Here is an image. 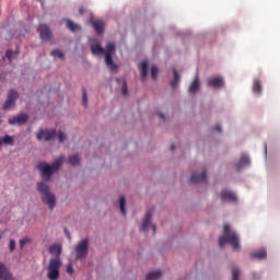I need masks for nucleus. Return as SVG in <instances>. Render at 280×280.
<instances>
[{
    "mask_svg": "<svg viewBox=\"0 0 280 280\" xmlns=\"http://www.w3.org/2000/svg\"><path fill=\"white\" fill-rule=\"evenodd\" d=\"M115 44L108 43L106 45V49L102 47L100 44H95L92 46V54L95 56H105V65L108 67L110 71H117V65L113 61V56H115Z\"/></svg>",
    "mask_w": 280,
    "mask_h": 280,
    "instance_id": "f257e3e1",
    "label": "nucleus"
},
{
    "mask_svg": "<svg viewBox=\"0 0 280 280\" xmlns=\"http://www.w3.org/2000/svg\"><path fill=\"white\" fill-rule=\"evenodd\" d=\"M224 244H230L234 250H240V236L231 230L229 224L223 226V236L219 238L220 248H223Z\"/></svg>",
    "mask_w": 280,
    "mask_h": 280,
    "instance_id": "f03ea898",
    "label": "nucleus"
},
{
    "mask_svg": "<svg viewBox=\"0 0 280 280\" xmlns=\"http://www.w3.org/2000/svg\"><path fill=\"white\" fill-rule=\"evenodd\" d=\"M63 162L65 158H59L51 165H49L47 162H40L37 165V170H39L42 178L44 180H49V178H51V174H54V172H57V170H60V166Z\"/></svg>",
    "mask_w": 280,
    "mask_h": 280,
    "instance_id": "7ed1b4c3",
    "label": "nucleus"
},
{
    "mask_svg": "<svg viewBox=\"0 0 280 280\" xmlns=\"http://www.w3.org/2000/svg\"><path fill=\"white\" fill-rule=\"evenodd\" d=\"M37 190L42 195V202L47 205L50 211H54V208L56 207V196L49 191V186H47L45 182H40L37 184Z\"/></svg>",
    "mask_w": 280,
    "mask_h": 280,
    "instance_id": "20e7f679",
    "label": "nucleus"
},
{
    "mask_svg": "<svg viewBox=\"0 0 280 280\" xmlns=\"http://www.w3.org/2000/svg\"><path fill=\"white\" fill-rule=\"evenodd\" d=\"M60 268H62V260L60 258H52L49 260L47 277L49 280L60 279Z\"/></svg>",
    "mask_w": 280,
    "mask_h": 280,
    "instance_id": "39448f33",
    "label": "nucleus"
},
{
    "mask_svg": "<svg viewBox=\"0 0 280 280\" xmlns=\"http://www.w3.org/2000/svg\"><path fill=\"white\" fill-rule=\"evenodd\" d=\"M77 259H86L89 255V240L84 238L75 246Z\"/></svg>",
    "mask_w": 280,
    "mask_h": 280,
    "instance_id": "423d86ee",
    "label": "nucleus"
},
{
    "mask_svg": "<svg viewBox=\"0 0 280 280\" xmlns=\"http://www.w3.org/2000/svg\"><path fill=\"white\" fill-rule=\"evenodd\" d=\"M16 100H19V92L10 90L2 106L3 110H10V108L16 106Z\"/></svg>",
    "mask_w": 280,
    "mask_h": 280,
    "instance_id": "0eeeda50",
    "label": "nucleus"
},
{
    "mask_svg": "<svg viewBox=\"0 0 280 280\" xmlns=\"http://www.w3.org/2000/svg\"><path fill=\"white\" fill-rule=\"evenodd\" d=\"M30 116L27 114H20L18 116H13L9 118L10 126H23V124H27Z\"/></svg>",
    "mask_w": 280,
    "mask_h": 280,
    "instance_id": "6e6552de",
    "label": "nucleus"
},
{
    "mask_svg": "<svg viewBox=\"0 0 280 280\" xmlns=\"http://www.w3.org/2000/svg\"><path fill=\"white\" fill-rule=\"evenodd\" d=\"M56 137V129L39 130L37 133L38 141H51Z\"/></svg>",
    "mask_w": 280,
    "mask_h": 280,
    "instance_id": "1a4fd4ad",
    "label": "nucleus"
},
{
    "mask_svg": "<svg viewBox=\"0 0 280 280\" xmlns=\"http://www.w3.org/2000/svg\"><path fill=\"white\" fill-rule=\"evenodd\" d=\"M37 32H39L42 40H51V30L47 24H39Z\"/></svg>",
    "mask_w": 280,
    "mask_h": 280,
    "instance_id": "9d476101",
    "label": "nucleus"
},
{
    "mask_svg": "<svg viewBox=\"0 0 280 280\" xmlns=\"http://www.w3.org/2000/svg\"><path fill=\"white\" fill-rule=\"evenodd\" d=\"M0 280H16L3 262H0Z\"/></svg>",
    "mask_w": 280,
    "mask_h": 280,
    "instance_id": "9b49d317",
    "label": "nucleus"
},
{
    "mask_svg": "<svg viewBox=\"0 0 280 280\" xmlns=\"http://www.w3.org/2000/svg\"><path fill=\"white\" fill-rule=\"evenodd\" d=\"M208 85L213 89H222L224 86V80L220 77H214L208 80Z\"/></svg>",
    "mask_w": 280,
    "mask_h": 280,
    "instance_id": "f8f14e48",
    "label": "nucleus"
},
{
    "mask_svg": "<svg viewBox=\"0 0 280 280\" xmlns=\"http://www.w3.org/2000/svg\"><path fill=\"white\" fill-rule=\"evenodd\" d=\"M207 180V172L194 173L190 177V183H205Z\"/></svg>",
    "mask_w": 280,
    "mask_h": 280,
    "instance_id": "ddd939ff",
    "label": "nucleus"
},
{
    "mask_svg": "<svg viewBox=\"0 0 280 280\" xmlns=\"http://www.w3.org/2000/svg\"><path fill=\"white\" fill-rule=\"evenodd\" d=\"M221 200H228L229 202H237V196L229 190L221 192Z\"/></svg>",
    "mask_w": 280,
    "mask_h": 280,
    "instance_id": "4468645a",
    "label": "nucleus"
},
{
    "mask_svg": "<svg viewBox=\"0 0 280 280\" xmlns=\"http://www.w3.org/2000/svg\"><path fill=\"white\" fill-rule=\"evenodd\" d=\"M152 210L147 211L144 220L140 226V231H148V226H150V222L152 221Z\"/></svg>",
    "mask_w": 280,
    "mask_h": 280,
    "instance_id": "2eb2a0df",
    "label": "nucleus"
},
{
    "mask_svg": "<svg viewBox=\"0 0 280 280\" xmlns=\"http://www.w3.org/2000/svg\"><path fill=\"white\" fill-rule=\"evenodd\" d=\"M50 255H56L55 259H60V255H62V246L60 244H52L49 247Z\"/></svg>",
    "mask_w": 280,
    "mask_h": 280,
    "instance_id": "dca6fc26",
    "label": "nucleus"
},
{
    "mask_svg": "<svg viewBox=\"0 0 280 280\" xmlns=\"http://www.w3.org/2000/svg\"><path fill=\"white\" fill-rule=\"evenodd\" d=\"M93 28L95 30L96 34H104V21L95 20L93 23Z\"/></svg>",
    "mask_w": 280,
    "mask_h": 280,
    "instance_id": "f3484780",
    "label": "nucleus"
},
{
    "mask_svg": "<svg viewBox=\"0 0 280 280\" xmlns=\"http://www.w3.org/2000/svg\"><path fill=\"white\" fill-rule=\"evenodd\" d=\"M246 165H250V159H248L246 155H243L236 164V170H242V167H246Z\"/></svg>",
    "mask_w": 280,
    "mask_h": 280,
    "instance_id": "a211bd4d",
    "label": "nucleus"
},
{
    "mask_svg": "<svg viewBox=\"0 0 280 280\" xmlns=\"http://www.w3.org/2000/svg\"><path fill=\"white\" fill-rule=\"evenodd\" d=\"M252 257L254 259H266V257H268V254H267L266 249L261 248V249H259L257 252H254L252 254Z\"/></svg>",
    "mask_w": 280,
    "mask_h": 280,
    "instance_id": "6ab92c4d",
    "label": "nucleus"
},
{
    "mask_svg": "<svg viewBox=\"0 0 280 280\" xmlns=\"http://www.w3.org/2000/svg\"><path fill=\"white\" fill-rule=\"evenodd\" d=\"M163 272L161 270L151 271L147 275V280H158L161 279Z\"/></svg>",
    "mask_w": 280,
    "mask_h": 280,
    "instance_id": "aec40b11",
    "label": "nucleus"
},
{
    "mask_svg": "<svg viewBox=\"0 0 280 280\" xmlns=\"http://www.w3.org/2000/svg\"><path fill=\"white\" fill-rule=\"evenodd\" d=\"M140 70H141V80H145V78H148V61H142L140 63Z\"/></svg>",
    "mask_w": 280,
    "mask_h": 280,
    "instance_id": "412c9836",
    "label": "nucleus"
},
{
    "mask_svg": "<svg viewBox=\"0 0 280 280\" xmlns=\"http://www.w3.org/2000/svg\"><path fill=\"white\" fill-rule=\"evenodd\" d=\"M200 89V81L198 79H195L189 86V93L194 95L198 90Z\"/></svg>",
    "mask_w": 280,
    "mask_h": 280,
    "instance_id": "4be33fe9",
    "label": "nucleus"
},
{
    "mask_svg": "<svg viewBox=\"0 0 280 280\" xmlns=\"http://www.w3.org/2000/svg\"><path fill=\"white\" fill-rule=\"evenodd\" d=\"M66 23L70 32H80V25L73 23L71 20H66Z\"/></svg>",
    "mask_w": 280,
    "mask_h": 280,
    "instance_id": "5701e85b",
    "label": "nucleus"
},
{
    "mask_svg": "<svg viewBox=\"0 0 280 280\" xmlns=\"http://www.w3.org/2000/svg\"><path fill=\"white\" fill-rule=\"evenodd\" d=\"M179 82H180V75L178 74V71L174 70V80L171 82L172 89H176Z\"/></svg>",
    "mask_w": 280,
    "mask_h": 280,
    "instance_id": "b1692460",
    "label": "nucleus"
},
{
    "mask_svg": "<svg viewBox=\"0 0 280 280\" xmlns=\"http://www.w3.org/2000/svg\"><path fill=\"white\" fill-rule=\"evenodd\" d=\"M3 145H14V137L5 135L2 138Z\"/></svg>",
    "mask_w": 280,
    "mask_h": 280,
    "instance_id": "393cba45",
    "label": "nucleus"
},
{
    "mask_svg": "<svg viewBox=\"0 0 280 280\" xmlns=\"http://www.w3.org/2000/svg\"><path fill=\"white\" fill-rule=\"evenodd\" d=\"M253 91L256 95H259V93H261V82H259L258 80H255L253 85Z\"/></svg>",
    "mask_w": 280,
    "mask_h": 280,
    "instance_id": "a878e982",
    "label": "nucleus"
},
{
    "mask_svg": "<svg viewBox=\"0 0 280 280\" xmlns=\"http://www.w3.org/2000/svg\"><path fill=\"white\" fill-rule=\"evenodd\" d=\"M68 163H70V165H80V155H71L68 160Z\"/></svg>",
    "mask_w": 280,
    "mask_h": 280,
    "instance_id": "bb28decb",
    "label": "nucleus"
},
{
    "mask_svg": "<svg viewBox=\"0 0 280 280\" xmlns=\"http://www.w3.org/2000/svg\"><path fill=\"white\" fill-rule=\"evenodd\" d=\"M120 211L122 215H126V197H120Z\"/></svg>",
    "mask_w": 280,
    "mask_h": 280,
    "instance_id": "cd10ccee",
    "label": "nucleus"
},
{
    "mask_svg": "<svg viewBox=\"0 0 280 280\" xmlns=\"http://www.w3.org/2000/svg\"><path fill=\"white\" fill-rule=\"evenodd\" d=\"M51 56H54L55 58H65V52L59 49H55L51 51Z\"/></svg>",
    "mask_w": 280,
    "mask_h": 280,
    "instance_id": "c85d7f7f",
    "label": "nucleus"
},
{
    "mask_svg": "<svg viewBox=\"0 0 280 280\" xmlns=\"http://www.w3.org/2000/svg\"><path fill=\"white\" fill-rule=\"evenodd\" d=\"M156 75H159V67L152 66L151 68V77L153 80H156Z\"/></svg>",
    "mask_w": 280,
    "mask_h": 280,
    "instance_id": "c756f323",
    "label": "nucleus"
},
{
    "mask_svg": "<svg viewBox=\"0 0 280 280\" xmlns=\"http://www.w3.org/2000/svg\"><path fill=\"white\" fill-rule=\"evenodd\" d=\"M32 243V238L28 237H24L22 240H20V247L24 248L26 244Z\"/></svg>",
    "mask_w": 280,
    "mask_h": 280,
    "instance_id": "7c9ffc66",
    "label": "nucleus"
},
{
    "mask_svg": "<svg viewBox=\"0 0 280 280\" xmlns=\"http://www.w3.org/2000/svg\"><path fill=\"white\" fill-rule=\"evenodd\" d=\"M232 280H240V269L234 268L232 270Z\"/></svg>",
    "mask_w": 280,
    "mask_h": 280,
    "instance_id": "2f4dec72",
    "label": "nucleus"
},
{
    "mask_svg": "<svg viewBox=\"0 0 280 280\" xmlns=\"http://www.w3.org/2000/svg\"><path fill=\"white\" fill-rule=\"evenodd\" d=\"M82 100H83V106H86L88 102H89V96L86 95V89H82Z\"/></svg>",
    "mask_w": 280,
    "mask_h": 280,
    "instance_id": "473e14b6",
    "label": "nucleus"
},
{
    "mask_svg": "<svg viewBox=\"0 0 280 280\" xmlns=\"http://www.w3.org/2000/svg\"><path fill=\"white\" fill-rule=\"evenodd\" d=\"M58 141L59 143H63V141H67V135H65V132L59 131L58 132Z\"/></svg>",
    "mask_w": 280,
    "mask_h": 280,
    "instance_id": "72a5a7b5",
    "label": "nucleus"
},
{
    "mask_svg": "<svg viewBox=\"0 0 280 280\" xmlns=\"http://www.w3.org/2000/svg\"><path fill=\"white\" fill-rule=\"evenodd\" d=\"M9 248H10L11 253H14V248H16V241L11 240L10 244H9Z\"/></svg>",
    "mask_w": 280,
    "mask_h": 280,
    "instance_id": "f704fd0d",
    "label": "nucleus"
},
{
    "mask_svg": "<svg viewBox=\"0 0 280 280\" xmlns=\"http://www.w3.org/2000/svg\"><path fill=\"white\" fill-rule=\"evenodd\" d=\"M122 95H128V83L126 81L122 83Z\"/></svg>",
    "mask_w": 280,
    "mask_h": 280,
    "instance_id": "c9c22d12",
    "label": "nucleus"
},
{
    "mask_svg": "<svg viewBox=\"0 0 280 280\" xmlns=\"http://www.w3.org/2000/svg\"><path fill=\"white\" fill-rule=\"evenodd\" d=\"M67 272L68 275H73V265H68Z\"/></svg>",
    "mask_w": 280,
    "mask_h": 280,
    "instance_id": "e433bc0d",
    "label": "nucleus"
},
{
    "mask_svg": "<svg viewBox=\"0 0 280 280\" xmlns=\"http://www.w3.org/2000/svg\"><path fill=\"white\" fill-rule=\"evenodd\" d=\"M12 55H13L12 50H7V58L9 60H12Z\"/></svg>",
    "mask_w": 280,
    "mask_h": 280,
    "instance_id": "4c0bfd02",
    "label": "nucleus"
},
{
    "mask_svg": "<svg viewBox=\"0 0 280 280\" xmlns=\"http://www.w3.org/2000/svg\"><path fill=\"white\" fill-rule=\"evenodd\" d=\"M213 130H215L217 132H222V127L220 125H217Z\"/></svg>",
    "mask_w": 280,
    "mask_h": 280,
    "instance_id": "58836bf2",
    "label": "nucleus"
},
{
    "mask_svg": "<svg viewBox=\"0 0 280 280\" xmlns=\"http://www.w3.org/2000/svg\"><path fill=\"white\" fill-rule=\"evenodd\" d=\"M84 12H85L84 7H80V9H79V14H84Z\"/></svg>",
    "mask_w": 280,
    "mask_h": 280,
    "instance_id": "ea45409f",
    "label": "nucleus"
},
{
    "mask_svg": "<svg viewBox=\"0 0 280 280\" xmlns=\"http://www.w3.org/2000/svg\"><path fill=\"white\" fill-rule=\"evenodd\" d=\"M151 229L153 231V234L156 233V225L155 224H151Z\"/></svg>",
    "mask_w": 280,
    "mask_h": 280,
    "instance_id": "a19ab883",
    "label": "nucleus"
},
{
    "mask_svg": "<svg viewBox=\"0 0 280 280\" xmlns=\"http://www.w3.org/2000/svg\"><path fill=\"white\" fill-rule=\"evenodd\" d=\"M3 145V138H0V148Z\"/></svg>",
    "mask_w": 280,
    "mask_h": 280,
    "instance_id": "79ce46f5",
    "label": "nucleus"
},
{
    "mask_svg": "<svg viewBox=\"0 0 280 280\" xmlns=\"http://www.w3.org/2000/svg\"><path fill=\"white\" fill-rule=\"evenodd\" d=\"M159 116L161 117V119H165V116L163 114H159Z\"/></svg>",
    "mask_w": 280,
    "mask_h": 280,
    "instance_id": "37998d69",
    "label": "nucleus"
},
{
    "mask_svg": "<svg viewBox=\"0 0 280 280\" xmlns=\"http://www.w3.org/2000/svg\"><path fill=\"white\" fill-rule=\"evenodd\" d=\"M66 233H67L69 240H71V235L69 234V232L66 231Z\"/></svg>",
    "mask_w": 280,
    "mask_h": 280,
    "instance_id": "c03bdc74",
    "label": "nucleus"
},
{
    "mask_svg": "<svg viewBox=\"0 0 280 280\" xmlns=\"http://www.w3.org/2000/svg\"><path fill=\"white\" fill-rule=\"evenodd\" d=\"M2 238H3V234L0 233V240H2Z\"/></svg>",
    "mask_w": 280,
    "mask_h": 280,
    "instance_id": "a18cd8bd",
    "label": "nucleus"
},
{
    "mask_svg": "<svg viewBox=\"0 0 280 280\" xmlns=\"http://www.w3.org/2000/svg\"><path fill=\"white\" fill-rule=\"evenodd\" d=\"M171 150H174V145L171 147Z\"/></svg>",
    "mask_w": 280,
    "mask_h": 280,
    "instance_id": "49530a36",
    "label": "nucleus"
}]
</instances>
